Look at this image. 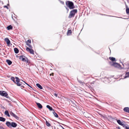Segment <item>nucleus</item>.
Returning <instances> with one entry per match:
<instances>
[{"instance_id":"nucleus-13","label":"nucleus","mask_w":129,"mask_h":129,"mask_svg":"<svg viewBox=\"0 0 129 129\" xmlns=\"http://www.w3.org/2000/svg\"><path fill=\"white\" fill-rule=\"evenodd\" d=\"M36 104L39 108L41 109L42 108V105L40 103H36Z\"/></svg>"},{"instance_id":"nucleus-10","label":"nucleus","mask_w":129,"mask_h":129,"mask_svg":"<svg viewBox=\"0 0 129 129\" xmlns=\"http://www.w3.org/2000/svg\"><path fill=\"white\" fill-rule=\"evenodd\" d=\"M11 127H16L17 125V124L15 122H12L11 123Z\"/></svg>"},{"instance_id":"nucleus-35","label":"nucleus","mask_w":129,"mask_h":129,"mask_svg":"<svg viewBox=\"0 0 129 129\" xmlns=\"http://www.w3.org/2000/svg\"><path fill=\"white\" fill-rule=\"evenodd\" d=\"M125 128L126 129H129V127L127 126Z\"/></svg>"},{"instance_id":"nucleus-15","label":"nucleus","mask_w":129,"mask_h":129,"mask_svg":"<svg viewBox=\"0 0 129 129\" xmlns=\"http://www.w3.org/2000/svg\"><path fill=\"white\" fill-rule=\"evenodd\" d=\"M36 85L40 89H43L42 87L39 84H37Z\"/></svg>"},{"instance_id":"nucleus-20","label":"nucleus","mask_w":129,"mask_h":129,"mask_svg":"<svg viewBox=\"0 0 129 129\" xmlns=\"http://www.w3.org/2000/svg\"><path fill=\"white\" fill-rule=\"evenodd\" d=\"M14 50L15 53L16 54L18 53L19 52V50L17 48H15L14 49Z\"/></svg>"},{"instance_id":"nucleus-16","label":"nucleus","mask_w":129,"mask_h":129,"mask_svg":"<svg viewBox=\"0 0 129 129\" xmlns=\"http://www.w3.org/2000/svg\"><path fill=\"white\" fill-rule=\"evenodd\" d=\"M109 59L112 61H115L116 59L115 58L113 57H109Z\"/></svg>"},{"instance_id":"nucleus-2","label":"nucleus","mask_w":129,"mask_h":129,"mask_svg":"<svg viewBox=\"0 0 129 129\" xmlns=\"http://www.w3.org/2000/svg\"><path fill=\"white\" fill-rule=\"evenodd\" d=\"M67 3V4L68 5L70 9H73L74 8L73 3L72 2L68 1Z\"/></svg>"},{"instance_id":"nucleus-31","label":"nucleus","mask_w":129,"mask_h":129,"mask_svg":"<svg viewBox=\"0 0 129 129\" xmlns=\"http://www.w3.org/2000/svg\"><path fill=\"white\" fill-rule=\"evenodd\" d=\"M122 125L123 126V127H124L125 128H126V127H127V126H126L125 125H124V124H123V125Z\"/></svg>"},{"instance_id":"nucleus-19","label":"nucleus","mask_w":129,"mask_h":129,"mask_svg":"<svg viewBox=\"0 0 129 129\" xmlns=\"http://www.w3.org/2000/svg\"><path fill=\"white\" fill-rule=\"evenodd\" d=\"M117 123L120 125H123V124L122 123V122H121L120 120H118L117 121Z\"/></svg>"},{"instance_id":"nucleus-12","label":"nucleus","mask_w":129,"mask_h":129,"mask_svg":"<svg viewBox=\"0 0 129 129\" xmlns=\"http://www.w3.org/2000/svg\"><path fill=\"white\" fill-rule=\"evenodd\" d=\"M113 65L116 67H119V65L117 63H114L113 64Z\"/></svg>"},{"instance_id":"nucleus-26","label":"nucleus","mask_w":129,"mask_h":129,"mask_svg":"<svg viewBox=\"0 0 129 129\" xmlns=\"http://www.w3.org/2000/svg\"><path fill=\"white\" fill-rule=\"evenodd\" d=\"M46 123L47 125V126H50V124L49 123H48L47 121H46Z\"/></svg>"},{"instance_id":"nucleus-18","label":"nucleus","mask_w":129,"mask_h":129,"mask_svg":"<svg viewBox=\"0 0 129 129\" xmlns=\"http://www.w3.org/2000/svg\"><path fill=\"white\" fill-rule=\"evenodd\" d=\"M6 119L5 118L2 117H0V121L3 122H4L5 121Z\"/></svg>"},{"instance_id":"nucleus-34","label":"nucleus","mask_w":129,"mask_h":129,"mask_svg":"<svg viewBox=\"0 0 129 129\" xmlns=\"http://www.w3.org/2000/svg\"><path fill=\"white\" fill-rule=\"evenodd\" d=\"M4 8H7L8 9V7H7V6H4Z\"/></svg>"},{"instance_id":"nucleus-24","label":"nucleus","mask_w":129,"mask_h":129,"mask_svg":"<svg viewBox=\"0 0 129 129\" xmlns=\"http://www.w3.org/2000/svg\"><path fill=\"white\" fill-rule=\"evenodd\" d=\"M72 33V31L71 30H68L67 33V35H70Z\"/></svg>"},{"instance_id":"nucleus-6","label":"nucleus","mask_w":129,"mask_h":129,"mask_svg":"<svg viewBox=\"0 0 129 129\" xmlns=\"http://www.w3.org/2000/svg\"><path fill=\"white\" fill-rule=\"evenodd\" d=\"M5 40L8 46H10L11 45L10 42L8 38H5Z\"/></svg>"},{"instance_id":"nucleus-25","label":"nucleus","mask_w":129,"mask_h":129,"mask_svg":"<svg viewBox=\"0 0 129 129\" xmlns=\"http://www.w3.org/2000/svg\"><path fill=\"white\" fill-rule=\"evenodd\" d=\"M53 114L54 115V116L58 118V116L57 114L55 112H54L53 113Z\"/></svg>"},{"instance_id":"nucleus-14","label":"nucleus","mask_w":129,"mask_h":129,"mask_svg":"<svg viewBox=\"0 0 129 129\" xmlns=\"http://www.w3.org/2000/svg\"><path fill=\"white\" fill-rule=\"evenodd\" d=\"M5 114L6 115H7L9 117H10V115L9 114L8 111H5Z\"/></svg>"},{"instance_id":"nucleus-36","label":"nucleus","mask_w":129,"mask_h":129,"mask_svg":"<svg viewBox=\"0 0 129 129\" xmlns=\"http://www.w3.org/2000/svg\"><path fill=\"white\" fill-rule=\"evenodd\" d=\"M118 129H121L119 127H118Z\"/></svg>"},{"instance_id":"nucleus-1","label":"nucleus","mask_w":129,"mask_h":129,"mask_svg":"<svg viewBox=\"0 0 129 129\" xmlns=\"http://www.w3.org/2000/svg\"><path fill=\"white\" fill-rule=\"evenodd\" d=\"M16 79V82L15 81V78L14 77H12L11 78V79L18 86H20L21 85V84L20 83L19 80V78L17 77H15Z\"/></svg>"},{"instance_id":"nucleus-3","label":"nucleus","mask_w":129,"mask_h":129,"mask_svg":"<svg viewBox=\"0 0 129 129\" xmlns=\"http://www.w3.org/2000/svg\"><path fill=\"white\" fill-rule=\"evenodd\" d=\"M0 94L1 95L6 97L7 98H9V97L7 96L8 94L5 91L2 90L0 91Z\"/></svg>"},{"instance_id":"nucleus-21","label":"nucleus","mask_w":129,"mask_h":129,"mask_svg":"<svg viewBox=\"0 0 129 129\" xmlns=\"http://www.w3.org/2000/svg\"><path fill=\"white\" fill-rule=\"evenodd\" d=\"M6 61L8 64L9 65H10L12 64V62L10 60H7Z\"/></svg>"},{"instance_id":"nucleus-27","label":"nucleus","mask_w":129,"mask_h":129,"mask_svg":"<svg viewBox=\"0 0 129 129\" xmlns=\"http://www.w3.org/2000/svg\"><path fill=\"white\" fill-rule=\"evenodd\" d=\"M126 11L127 14H129V9L127 8L126 9Z\"/></svg>"},{"instance_id":"nucleus-17","label":"nucleus","mask_w":129,"mask_h":129,"mask_svg":"<svg viewBox=\"0 0 129 129\" xmlns=\"http://www.w3.org/2000/svg\"><path fill=\"white\" fill-rule=\"evenodd\" d=\"M51 111L53 110V111H54V110L53 109L52 107H50L48 105H47L46 106Z\"/></svg>"},{"instance_id":"nucleus-8","label":"nucleus","mask_w":129,"mask_h":129,"mask_svg":"<svg viewBox=\"0 0 129 129\" xmlns=\"http://www.w3.org/2000/svg\"><path fill=\"white\" fill-rule=\"evenodd\" d=\"M10 113L11 115L13 117L17 119L18 118L16 115L14 113L12 112L11 111L10 112Z\"/></svg>"},{"instance_id":"nucleus-28","label":"nucleus","mask_w":129,"mask_h":129,"mask_svg":"<svg viewBox=\"0 0 129 129\" xmlns=\"http://www.w3.org/2000/svg\"><path fill=\"white\" fill-rule=\"evenodd\" d=\"M26 45H28L29 47H30L31 48H32V46H31L28 43H27L26 44Z\"/></svg>"},{"instance_id":"nucleus-33","label":"nucleus","mask_w":129,"mask_h":129,"mask_svg":"<svg viewBox=\"0 0 129 129\" xmlns=\"http://www.w3.org/2000/svg\"><path fill=\"white\" fill-rule=\"evenodd\" d=\"M0 129H4L2 126H0Z\"/></svg>"},{"instance_id":"nucleus-30","label":"nucleus","mask_w":129,"mask_h":129,"mask_svg":"<svg viewBox=\"0 0 129 129\" xmlns=\"http://www.w3.org/2000/svg\"><path fill=\"white\" fill-rule=\"evenodd\" d=\"M27 42H28L29 43H31V40H28L27 41Z\"/></svg>"},{"instance_id":"nucleus-5","label":"nucleus","mask_w":129,"mask_h":129,"mask_svg":"<svg viewBox=\"0 0 129 129\" xmlns=\"http://www.w3.org/2000/svg\"><path fill=\"white\" fill-rule=\"evenodd\" d=\"M20 59L23 61H27L28 60L27 58L24 56L22 55L20 56Z\"/></svg>"},{"instance_id":"nucleus-7","label":"nucleus","mask_w":129,"mask_h":129,"mask_svg":"<svg viewBox=\"0 0 129 129\" xmlns=\"http://www.w3.org/2000/svg\"><path fill=\"white\" fill-rule=\"evenodd\" d=\"M26 50L27 51H29L30 53L33 54L34 53V51L33 50L30 49L28 47H27Z\"/></svg>"},{"instance_id":"nucleus-32","label":"nucleus","mask_w":129,"mask_h":129,"mask_svg":"<svg viewBox=\"0 0 129 129\" xmlns=\"http://www.w3.org/2000/svg\"><path fill=\"white\" fill-rule=\"evenodd\" d=\"M23 82L25 83L26 84H27V85H28V86H29L30 87H31L30 86V85L28 84L27 83H25L24 81H23Z\"/></svg>"},{"instance_id":"nucleus-22","label":"nucleus","mask_w":129,"mask_h":129,"mask_svg":"<svg viewBox=\"0 0 129 129\" xmlns=\"http://www.w3.org/2000/svg\"><path fill=\"white\" fill-rule=\"evenodd\" d=\"M128 77H129V72L126 73L124 78H125Z\"/></svg>"},{"instance_id":"nucleus-9","label":"nucleus","mask_w":129,"mask_h":129,"mask_svg":"<svg viewBox=\"0 0 129 129\" xmlns=\"http://www.w3.org/2000/svg\"><path fill=\"white\" fill-rule=\"evenodd\" d=\"M11 123L9 121H7L6 123V124L7 126L9 127H11Z\"/></svg>"},{"instance_id":"nucleus-29","label":"nucleus","mask_w":129,"mask_h":129,"mask_svg":"<svg viewBox=\"0 0 129 129\" xmlns=\"http://www.w3.org/2000/svg\"><path fill=\"white\" fill-rule=\"evenodd\" d=\"M54 95L56 97H57V96H58V95L56 93H55L54 94Z\"/></svg>"},{"instance_id":"nucleus-23","label":"nucleus","mask_w":129,"mask_h":129,"mask_svg":"<svg viewBox=\"0 0 129 129\" xmlns=\"http://www.w3.org/2000/svg\"><path fill=\"white\" fill-rule=\"evenodd\" d=\"M7 28L8 30H10L12 29V27L11 25H10L7 27Z\"/></svg>"},{"instance_id":"nucleus-11","label":"nucleus","mask_w":129,"mask_h":129,"mask_svg":"<svg viewBox=\"0 0 129 129\" xmlns=\"http://www.w3.org/2000/svg\"><path fill=\"white\" fill-rule=\"evenodd\" d=\"M123 110L125 112L129 113V108L128 107L125 108H124Z\"/></svg>"},{"instance_id":"nucleus-4","label":"nucleus","mask_w":129,"mask_h":129,"mask_svg":"<svg viewBox=\"0 0 129 129\" xmlns=\"http://www.w3.org/2000/svg\"><path fill=\"white\" fill-rule=\"evenodd\" d=\"M77 10H74L71 11L70 12L69 17L71 18L77 12Z\"/></svg>"}]
</instances>
